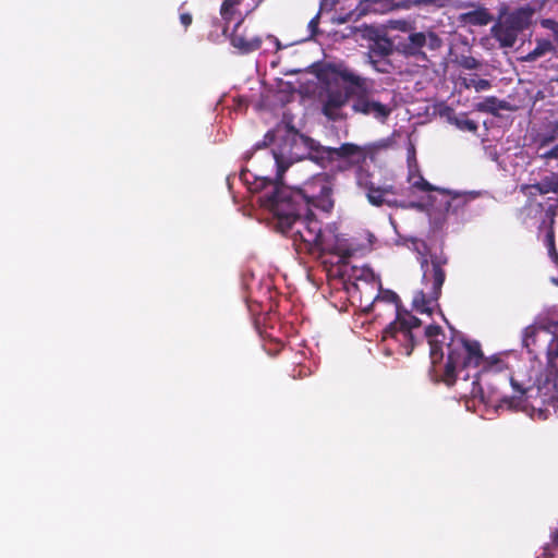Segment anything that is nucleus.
<instances>
[{
	"label": "nucleus",
	"mask_w": 558,
	"mask_h": 558,
	"mask_svg": "<svg viewBox=\"0 0 558 558\" xmlns=\"http://www.w3.org/2000/svg\"><path fill=\"white\" fill-rule=\"evenodd\" d=\"M354 96V89L328 86L322 94V112L330 121H338L343 118L341 110L347 106L350 98Z\"/></svg>",
	"instance_id": "obj_11"
},
{
	"label": "nucleus",
	"mask_w": 558,
	"mask_h": 558,
	"mask_svg": "<svg viewBox=\"0 0 558 558\" xmlns=\"http://www.w3.org/2000/svg\"><path fill=\"white\" fill-rule=\"evenodd\" d=\"M324 73H329L340 78L343 83L348 84L344 88L354 89V96L365 93L367 90L366 78L360 76L354 71L345 66L344 64L328 63L318 74L319 78H323Z\"/></svg>",
	"instance_id": "obj_13"
},
{
	"label": "nucleus",
	"mask_w": 558,
	"mask_h": 558,
	"mask_svg": "<svg viewBox=\"0 0 558 558\" xmlns=\"http://www.w3.org/2000/svg\"><path fill=\"white\" fill-rule=\"evenodd\" d=\"M284 134L281 136V143L278 151H274V158L279 172L287 169L288 165L303 159L327 167L333 161H338L337 171L345 172L351 167L363 161L365 157H371L374 161L381 149L387 148L385 142L368 143L357 145L354 143H343L339 147L323 146L318 141L300 133L294 128L292 121L283 119Z\"/></svg>",
	"instance_id": "obj_2"
},
{
	"label": "nucleus",
	"mask_w": 558,
	"mask_h": 558,
	"mask_svg": "<svg viewBox=\"0 0 558 558\" xmlns=\"http://www.w3.org/2000/svg\"><path fill=\"white\" fill-rule=\"evenodd\" d=\"M267 39L271 40V41L276 45L277 50L282 49V46H281V44H280L279 39H278L276 36H274V35H268V36H267Z\"/></svg>",
	"instance_id": "obj_39"
},
{
	"label": "nucleus",
	"mask_w": 558,
	"mask_h": 558,
	"mask_svg": "<svg viewBox=\"0 0 558 558\" xmlns=\"http://www.w3.org/2000/svg\"><path fill=\"white\" fill-rule=\"evenodd\" d=\"M381 189L386 197H396L397 195L400 194V192L391 184L381 186Z\"/></svg>",
	"instance_id": "obj_35"
},
{
	"label": "nucleus",
	"mask_w": 558,
	"mask_h": 558,
	"mask_svg": "<svg viewBox=\"0 0 558 558\" xmlns=\"http://www.w3.org/2000/svg\"><path fill=\"white\" fill-rule=\"evenodd\" d=\"M425 338L429 344V354L432 364L435 372H438L436 365L442 360V342L445 340V335L440 326L438 325H429L425 328L424 332Z\"/></svg>",
	"instance_id": "obj_16"
},
{
	"label": "nucleus",
	"mask_w": 558,
	"mask_h": 558,
	"mask_svg": "<svg viewBox=\"0 0 558 558\" xmlns=\"http://www.w3.org/2000/svg\"><path fill=\"white\" fill-rule=\"evenodd\" d=\"M243 0H223L220 8V14L225 20H230L234 13V8Z\"/></svg>",
	"instance_id": "obj_28"
},
{
	"label": "nucleus",
	"mask_w": 558,
	"mask_h": 558,
	"mask_svg": "<svg viewBox=\"0 0 558 558\" xmlns=\"http://www.w3.org/2000/svg\"><path fill=\"white\" fill-rule=\"evenodd\" d=\"M271 192L264 193L262 198L278 202L280 211L287 206H292L296 210H308L315 207L329 213L335 205L333 178L326 172L313 175L299 187L271 184Z\"/></svg>",
	"instance_id": "obj_5"
},
{
	"label": "nucleus",
	"mask_w": 558,
	"mask_h": 558,
	"mask_svg": "<svg viewBox=\"0 0 558 558\" xmlns=\"http://www.w3.org/2000/svg\"><path fill=\"white\" fill-rule=\"evenodd\" d=\"M459 64L466 70H476L481 65L480 61L472 56H462Z\"/></svg>",
	"instance_id": "obj_30"
},
{
	"label": "nucleus",
	"mask_w": 558,
	"mask_h": 558,
	"mask_svg": "<svg viewBox=\"0 0 558 558\" xmlns=\"http://www.w3.org/2000/svg\"><path fill=\"white\" fill-rule=\"evenodd\" d=\"M541 25L553 33L554 39L558 46V22L551 19H545L541 21Z\"/></svg>",
	"instance_id": "obj_31"
},
{
	"label": "nucleus",
	"mask_w": 558,
	"mask_h": 558,
	"mask_svg": "<svg viewBox=\"0 0 558 558\" xmlns=\"http://www.w3.org/2000/svg\"><path fill=\"white\" fill-rule=\"evenodd\" d=\"M461 84L466 88H474L476 92L487 90L492 87V83L486 78H463Z\"/></svg>",
	"instance_id": "obj_26"
},
{
	"label": "nucleus",
	"mask_w": 558,
	"mask_h": 558,
	"mask_svg": "<svg viewBox=\"0 0 558 558\" xmlns=\"http://www.w3.org/2000/svg\"><path fill=\"white\" fill-rule=\"evenodd\" d=\"M476 109L481 112L497 114L499 110L508 109V106L505 100H499L495 96H489L486 97L483 101L478 102L476 105Z\"/></svg>",
	"instance_id": "obj_22"
},
{
	"label": "nucleus",
	"mask_w": 558,
	"mask_h": 558,
	"mask_svg": "<svg viewBox=\"0 0 558 558\" xmlns=\"http://www.w3.org/2000/svg\"><path fill=\"white\" fill-rule=\"evenodd\" d=\"M542 159H558V144L553 148L539 154Z\"/></svg>",
	"instance_id": "obj_33"
},
{
	"label": "nucleus",
	"mask_w": 558,
	"mask_h": 558,
	"mask_svg": "<svg viewBox=\"0 0 558 558\" xmlns=\"http://www.w3.org/2000/svg\"><path fill=\"white\" fill-rule=\"evenodd\" d=\"M393 43L386 36H376L369 45V57L375 62L390 56L393 51Z\"/></svg>",
	"instance_id": "obj_17"
},
{
	"label": "nucleus",
	"mask_w": 558,
	"mask_h": 558,
	"mask_svg": "<svg viewBox=\"0 0 558 558\" xmlns=\"http://www.w3.org/2000/svg\"><path fill=\"white\" fill-rule=\"evenodd\" d=\"M262 204L277 218V228L293 239L299 250L311 254H339L332 239L323 233L322 222L314 216L312 209L296 210L287 206L278 210L279 203L262 198Z\"/></svg>",
	"instance_id": "obj_3"
},
{
	"label": "nucleus",
	"mask_w": 558,
	"mask_h": 558,
	"mask_svg": "<svg viewBox=\"0 0 558 558\" xmlns=\"http://www.w3.org/2000/svg\"><path fill=\"white\" fill-rule=\"evenodd\" d=\"M442 45V39L435 32H413L398 41L396 50L407 58L433 63V59L439 56Z\"/></svg>",
	"instance_id": "obj_7"
},
{
	"label": "nucleus",
	"mask_w": 558,
	"mask_h": 558,
	"mask_svg": "<svg viewBox=\"0 0 558 558\" xmlns=\"http://www.w3.org/2000/svg\"><path fill=\"white\" fill-rule=\"evenodd\" d=\"M371 157H365L363 161L359 162L351 167V169H355V179L359 186L366 190L367 201L373 205L380 207L383 205H387L388 207H405L403 202H399L397 197H386L381 186H375V184L371 181V172L366 170L363 165Z\"/></svg>",
	"instance_id": "obj_10"
},
{
	"label": "nucleus",
	"mask_w": 558,
	"mask_h": 558,
	"mask_svg": "<svg viewBox=\"0 0 558 558\" xmlns=\"http://www.w3.org/2000/svg\"><path fill=\"white\" fill-rule=\"evenodd\" d=\"M324 73H329L340 78L343 83L348 84L344 88L354 89V96L365 93L367 90L366 78L360 76L354 71L345 66L344 64L328 63L318 74L319 78H323Z\"/></svg>",
	"instance_id": "obj_14"
},
{
	"label": "nucleus",
	"mask_w": 558,
	"mask_h": 558,
	"mask_svg": "<svg viewBox=\"0 0 558 558\" xmlns=\"http://www.w3.org/2000/svg\"><path fill=\"white\" fill-rule=\"evenodd\" d=\"M409 181L412 182V186L414 189H417L422 192H432V191H438L440 193H447V190L439 189L434 185H432L428 181H426L423 175L418 174L415 180H413L412 177L409 178Z\"/></svg>",
	"instance_id": "obj_27"
},
{
	"label": "nucleus",
	"mask_w": 558,
	"mask_h": 558,
	"mask_svg": "<svg viewBox=\"0 0 558 558\" xmlns=\"http://www.w3.org/2000/svg\"><path fill=\"white\" fill-rule=\"evenodd\" d=\"M539 194H547L549 192L558 193V174H550L545 177L541 182L532 185Z\"/></svg>",
	"instance_id": "obj_23"
},
{
	"label": "nucleus",
	"mask_w": 558,
	"mask_h": 558,
	"mask_svg": "<svg viewBox=\"0 0 558 558\" xmlns=\"http://www.w3.org/2000/svg\"><path fill=\"white\" fill-rule=\"evenodd\" d=\"M555 51V46L548 39H537L536 46L526 56L522 57L521 60L524 62H534L542 58L546 53Z\"/></svg>",
	"instance_id": "obj_20"
},
{
	"label": "nucleus",
	"mask_w": 558,
	"mask_h": 558,
	"mask_svg": "<svg viewBox=\"0 0 558 558\" xmlns=\"http://www.w3.org/2000/svg\"><path fill=\"white\" fill-rule=\"evenodd\" d=\"M275 138H276L275 132L268 131L262 141L263 145L269 146L270 144H272L275 142Z\"/></svg>",
	"instance_id": "obj_36"
},
{
	"label": "nucleus",
	"mask_w": 558,
	"mask_h": 558,
	"mask_svg": "<svg viewBox=\"0 0 558 558\" xmlns=\"http://www.w3.org/2000/svg\"><path fill=\"white\" fill-rule=\"evenodd\" d=\"M441 381L452 386L458 378L464 383L470 379L469 393L484 399V386L492 390L493 395L506 387H512L513 395L497 397L499 408L519 410L530 399L538 398V386L544 380V374L535 362L518 363L515 368H505L500 360L484 361L481 344L476 340H469L460 333H454L447 343V362L440 374Z\"/></svg>",
	"instance_id": "obj_1"
},
{
	"label": "nucleus",
	"mask_w": 558,
	"mask_h": 558,
	"mask_svg": "<svg viewBox=\"0 0 558 558\" xmlns=\"http://www.w3.org/2000/svg\"><path fill=\"white\" fill-rule=\"evenodd\" d=\"M361 15V13H355V11H350L345 16L340 17V21H349L356 19Z\"/></svg>",
	"instance_id": "obj_38"
},
{
	"label": "nucleus",
	"mask_w": 558,
	"mask_h": 558,
	"mask_svg": "<svg viewBox=\"0 0 558 558\" xmlns=\"http://www.w3.org/2000/svg\"><path fill=\"white\" fill-rule=\"evenodd\" d=\"M522 345L537 357L544 353L547 373L538 386V398L543 404L558 405V322L547 325L532 324L523 329Z\"/></svg>",
	"instance_id": "obj_4"
},
{
	"label": "nucleus",
	"mask_w": 558,
	"mask_h": 558,
	"mask_svg": "<svg viewBox=\"0 0 558 558\" xmlns=\"http://www.w3.org/2000/svg\"><path fill=\"white\" fill-rule=\"evenodd\" d=\"M446 0H413L415 7H434L441 8L445 5Z\"/></svg>",
	"instance_id": "obj_32"
},
{
	"label": "nucleus",
	"mask_w": 558,
	"mask_h": 558,
	"mask_svg": "<svg viewBox=\"0 0 558 558\" xmlns=\"http://www.w3.org/2000/svg\"><path fill=\"white\" fill-rule=\"evenodd\" d=\"M447 263L448 258L442 253H430L429 262L423 259L421 267L423 269L422 283L424 289L417 291L412 301L413 308L416 312L432 315L436 308H439L438 300L446 280L444 266Z\"/></svg>",
	"instance_id": "obj_6"
},
{
	"label": "nucleus",
	"mask_w": 558,
	"mask_h": 558,
	"mask_svg": "<svg viewBox=\"0 0 558 558\" xmlns=\"http://www.w3.org/2000/svg\"><path fill=\"white\" fill-rule=\"evenodd\" d=\"M180 22L184 26V28L186 29L192 24V22H193L192 14L189 13V12H182L180 14Z\"/></svg>",
	"instance_id": "obj_34"
},
{
	"label": "nucleus",
	"mask_w": 558,
	"mask_h": 558,
	"mask_svg": "<svg viewBox=\"0 0 558 558\" xmlns=\"http://www.w3.org/2000/svg\"><path fill=\"white\" fill-rule=\"evenodd\" d=\"M553 225H554V219L550 220V226L548 227V229L546 231L544 244L546 245V247L548 250V255H549L550 259L558 266V252L556 250L555 230H554Z\"/></svg>",
	"instance_id": "obj_25"
},
{
	"label": "nucleus",
	"mask_w": 558,
	"mask_h": 558,
	"mask_svg": "<svg viewBox=\"0 0 558 558\" xmlns=\"http://www.w3.org/2000/svg\"><path fill=\"white\" fill-rule=\"evenodd\" d=\"M558 137V121H549L537 131L534 142L537 150H541L553 143Z\"/></svg>",
	"instance_id": "obj_18"
},
{
	"label": "nucleus",
	"mask_w": 558,
	"mask_h": 558,
	"mask_svg": "<svg viewBox=\"0 0 558 558\" xmlns=\"http://www.w3.org/2000/svg\"><path fill=\"white\" fill-rule=\"evenodd\" d=\"M267 147L266 145H263V142H257L255 145H254V148L255 149H262V148H265Z\"/></svg>",
	"instance_id": "obj_41"
},
{
	"label": "nucleus",
	"mask_w": 558,
	"mask_h": 558,
	"mask_svg": "<svg viewBox=\"0 0 558 558\" xmlns=\"http://www.w3.org/2000/svg\"><path fill=\"white\" fill-rule=\"evenodd\" d=\"M230 40L231 45L242 53L256 51L262 46V38L259 36L246 34V29L243 27V19L235 24Z\"/></svg>",
	"instance_id": "obj_15"
},
{
	"label": "nucleus",
	"mask_w": 558,
	"mask_h": 558,
	"mask_svg": "<svg viewBox=\"0 0 558 558\" xmlns=\"http://www.w3.org/2000/svg\"><path fill=\"white\" fill-rule=\"evenodd\" d=\"M534 9L525 5L502 15L498 23L492 27L493 37L499 43L501 48H511L514 46L520 33L525 31L532 24Z\"/></svg>",
	"instance_id": "obj_8"
},
{
	"label": "nucleus",
	"mask_w": 558,
	"mask_h": 558,
	"mask_svg": "<svg viewBox=\"0 0 558 558\" xmlns=\"http://www.w3.org/2000/svg\"><path fill=\"white\" fill-rule=\"evenodd\" d=\"M391 300L392 301H398L399 298H398V295L396 293H391Z\"/></svg>",
	"instance_id": "obj_42"
},
{
	"label": "nucleus",
	"mask_w": 558,
	"mask_h": 558,
	"mask_svg": "<svg viewBox=\"0 0 558 558\" xmlns=\"http://www.w3.org/2000/svg\"><path fill=\"white\" fill-rule=\"evenodd\" d=\"M352 110L355 113L371 116L377 121L384 123L391 114L392 107L383 104L378 100H375L374 98L369 97L365 92L360 95H356L352 104Z\"/></svg>",
	"instance_id": "obj_12"
},
{
	"label": "nucleus",
	"mask_w": 558,
	"mask_h": 558,
	"mask_svg": "<svg viewBox=\"0 0 558 558\" xmlns=\"http://www.w3.org/2000/svg\"><path fill=\"white\" fill-rule=\"evenodd\" d=\"M553 544L558 546V529H556L551 534Z\"/></svg>",
	"instance_id": "obj_40"
},
{
	"label": "nucleus",
	"mask_w": 558,
	"mask_h": 558,
	"mask_svg": "<svg viewBox=\"0 0 558 558\" xmlns=\"http://www.w3.org/2000/svg\"><path fill=\"white\" fill-rule=\"evenodd\" d=\"M554 556L555 555L551 551L550 545L544 546L542 557L543 558H554Z\"/></svg>",
	"instance_id": "obj_37"
},
{
	"label": "nucleus",
	"mask_w": 558,
	"mask_h": 558,
	"mask_svg": "<svg viewBox=\"0 0 558 558\" xmlns=\"http://www.w3.org/2000/svg\"><path fill=\"white\" fill-rule=\"evenodd\" d=\"M464 22L474 26H485L493 21V15L485 8L466 12L463 15Z\"/></svg>",
	"instance_id": "obj_21"
},
{
	"label": "nucleus",
	"mask_w": 558,
	"mask_h": 558,
	"mask_svg": "<svg viewBox=\"0 0 558 558\" xmlns=\"http://www.w3.org/2000/svg\"><path fill=\"white\" fill-rule=\"evenodd\" d=\"M449 122L456 125L461 131L476 132L478 129L477 123L474 120L468 118L465 113L461 116L449 117Z\"/></svg>",
	"instance_id": "obj_24"
},
{
	"label": "nucleus",
	"mask_w": 558,
	"mask_h": 558,
	"mask_svg": "<svg viewBox=\"0 0 558 558\" xmlns=\"http://www.w3.org/2000/svg\"><path fill=\"white\" fill-rule=\"evenodd\" d=\"M319 21H320V11H318L311 20L310 22L307 23V29H308V35L306 36V38H304V40L306 39H312L314 38L316 35L319 34V28H318V25H319Z\"/></svg>",
	"instance_id": "obj_29"
},
{
	"label": "nucleus",
	"mask_w": 558,
	"mask_h": 558,
	"mask_svg": "<svg viewBox=\"0 0 558 558\" xmlns=\"http://www.w3.org/2000/svg\"><path fill=\"white\" fill-rule=\"evenodd\" d=\"M450 197L446 202L445 210L447 214L458 215L462 213L470 201H472L475 196L471 193H451L447 190V193Z\"/></svg>",
	"instance_id": "obj_19"
},
{
	"label": "nucleus",
	"mask_w": 558,
	"mask_h": 558,
	"mask_svg": "<svg viewBox=\"0 0 558 558\" xmlns=\"http://www.w3.org/2000/svg\"><path fill=\"white\" fill-rule=\"evenodd\" d=\"M421 320L410 314L409 312H402L397 306V316L384 330L383 339L385 341L393 340L400 345V353L410 355L416 344L414 329L420 328Z\"/></svg>",
	"instance_id": "obj_9"
}]
</instances>
